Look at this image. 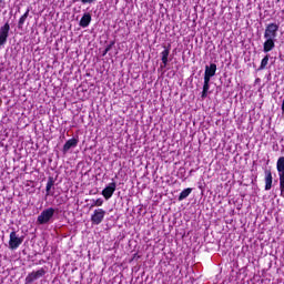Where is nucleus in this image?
<instances>
[{"label": "nucleus", "mask_w": 284, "mask_h": 284, "mask_svg": "<svg viewBox=\"0 0 284 284\" xmlns=\"http://www.w3.org/2000/svg\"><path fill=\"white\" fill-rule=\"evenodd\" d=\"M24 236H19L17 231H11L9 235V250H19L23 244Z\"/></svg>", "instance_id": "2"}, {"label": "nucleus", "mask_w": 284, "mask_h": 284, "mask_svg": "<svg viewBox=\"0 0 284 284\" xmlns=\"http://www.w3.org/2000/svg\"><path fill=\"white\" fill-rule=\"evenodd\" d=\"M28 17H30V8L26 10V12L20 17L18 21V29L23 30V26H26V21L28 20Z\"/></svg>", "instance_id": "10"}, {"label": "nucleus", "mask_w": 284, "mask_h": 284, "mask_svg": "<svg viewBox=\"0 0 284 284\" xmlns=\"http://www.w3.org/2000/svg\"><path fill=\"white\" fill-rule=\"evenodd\" d=\"M0 8H6V0H0Z\"/></svg>", "instance_id": "25"}, {"label": "nucleus", "mask_w": 284, "mask_h": 284, "mask_svg": "<svg viewBox=\"0 0 284 284\" xmlns=\"http://www.w3.org/2000/svg\"><path fill=\"white\" fill-rule=\"evenodd\" d=\"M212 79V77H210V75H206L205 73H204V83H209L210 84V80Z\"/></svg>", "instance_id": "23"}, {"label": "nucleus", "mask_w": 284, "mask_h": 284, "mask_svg": "<svg viewBox=\"0 0 284 284\" xmlns=\"http://www.w3.org/2000/svg\"><path fill=\"white\" fill-rule=\"evenodd\" d=\"M38 280H39V277H37V273H34V271H33L27 275L24 284H32V283H34V281H38Z\"/></svg>", "instance_id": "16"}, {"label": "nucleus", "mask_w": 284, "mask_h": 284, "mask_svg": "<svg viewBox=\"0 0 284 284\" xmlns=\"http://www.w3.org/2000/svg\"><path fill=\"white\" fill-rule=\"evenodd\" d=\"M278 34V24L272 22L268 23L264 31V39H275Z\"/></svg>", "instance_id": "4"}, {"label": "nucleus", "mask_w": 284, "mask_h": 284, "mask_svg": "<svg viewBox=\"0 0 284 284\" xmlns=\"http://www.w3.org/2000/svg\"><path fill=\"white\" fill-rule=\"evenodd\" d=\"M8 37H10V23L6 22L0 27V48L8 43Z\"/></svg>", "instance_id": "6"}, {"label": "nucleus", "mask_w": 284, "mask_h": 284, "mask_svg": "<svg viewBox=\"0 0 284 284\" xmlns=\"http://www.w3.org/2000/svg\"><path fill=\"white\" fill-rule=\"evenodd\" d=\"M114 41H111L104 49V51L102 52V57H105V54H108L110 52V50H112V48H114Z\"/></svg>", "instance_id": "21"}, {"label": "nucleus", "mask_w": 284, "mask_h": 284, "mask_svg": "<svg viewBox=\"0 0 284 284\" xmlns=\"http://www.w3.org/2000/svg\"><path fill=\"white\" fill-rule=\"evenodd\" d=\"M91 22H92V16L90 13H84L80 20V27L88 28V26H90Z\"/></svg>", "instance_id": "13"}, {"label": "nucleus", "mask_w": 284, "mask_h": 284, "mask_svg": "<svg viewBox=\"0 0 284 284\" xmlns=\"http://www.w3.org/2000/svg\"><path fill=\"white\" fill-rule=\"evenodd\" d=\"M77 145H79V139L72 138L64 143L62 152L67 154L71 148H77Z\"/></svg>", "instance_id": "8"}, {"label": "nucleus", "mask_w": 284, "mask_h": 284, "mask_svg": "<svg viewBox=\"0 0 284 284\" xmlns=\"http://www.w3.org/2000/svg\"><path fill=\"white\" fill-rule=\"evenodd\" d=\"M272 183H273L272 171L266 170L265 171V190H266V192L272 190Z\"/></svg>", "instance_id": "12"}, {"label": "nucleus", "mask_w": 284, "mask_h": 284, "mask_svg": "<svg viewBox=\"0 0 284 284\" xmlns=\"http://www.w3.org/2000/svg\"><path fill=\"white\" fill-rule=\"evenodd\" d=\"M276 44L274 42V39L266 38L264 44H263V51L264 52H272L273 48H275Z\"/></svg>", "instance_id": "11"}, {"label": "nucleus", "mask_w": 284, "mask_h": 284, "mask_svg": "<svg viewBox=\"0 0 284 284\" xmlns=\"http://www.w3.org/2000/svg\"><path fill=\"white\" fill-rule=\"evenodd\" d=\"M34 274L38 278H41V277L45 276V268L41 267L40 270L34 271Z\"/></svg>", "instance_id": "22"}, {"label": "nucleus", "mask_w": 284, "mask_h": 284, "mask_svg": "<svg viewBox=\"0 0 284 284\" xmlns=\"http://www.w3.org/2000/svg\"><path fill=\"white\" fill-rule=\"evenodd\" d=\"M97 0H81V3L85 6V3H94Z\"/></svg>", "instance_id": "24"}, {"label": "nucleus", "mask_w": 284, "mask_h": 284, "mask_svg": "<svg viewBox=\"0 0 284 284\" xmlns=\"http://www.w3.org/2000/svg\"><path fill=\"white\" fill-rule=\"evenodd\" d=\"M78 1H81V0H72L73 3H77Z\"/></svg>", "instance_id": "26"}, {"label": "nucleus", "mask_w": 284, "mask_h": 284, "mask_svg": "<svg viewBox=\"0 0 284 284\" xmlns=\"http://www.w3.org/2000/svg\"><path fill=\"white\" fill-rule=\"evenodd\" d=\"M276 170L280 176V196H283L284 199V156L277 159Z\"/></svg>", "instance_id": "1"}, {"label": "nucleus", "mask_w": 284, "mask_h": 284, "mask_svg": "<svg viewBox=\"0 0 284 284\" xmlns=\"http://www.w3.org/2000/svg\"><path fill=\"white\" fill-rule=\"evenodd\" d=\"M114 192H116V182H111L105 189L102 190V196L105 199V201H110V199H112L114 195Z\"/></svg>", "instance_id": "7"}, {"label": "nucleus", "mask_w": 284, "mask_h": 284, "mask_svg": "<svg viewBox=\"0 0 284 284\" xmlns=\"http://www.w3.org/2000/svg\"><path fill=\"white\" fill-rule=\"evenodd\" d=\"M191 194H192V187L184 189V190L180 193L178 200H179V201H185V199H187V196H190Z\"/></svg>", "instance_id": "15"}, {"label": "nucleus", "mask_w": 284, "mask_h": 284, "mask_svg": "<svg viewBox=\"0 0 284 284\" xmlns=\"http://www.w3.org/2000/svg\"><path fill=\"white\" fill-rule=\"evenodd\" d=\"M103 219H105V210L95 209L91 215V223L92 225H101V223H103Z\"/></svg>", "instance_id": "5"}, {"label": "nucleus", "mask_w": 284, "mask_h": 284, "mask_svg": "<svg viewBox=\"0 0 284 284\" xmlns=\"http://www.w3.org/2000/svg\"><path fill=\"white\" fill-rule=\"evenodd\" d=\"M172 49L171 44H168V47H164V50L161 52V61L163 63V68L168 67V58L170 57V50Z\"/></svg>", "instance_id": "9"}, {"label": "nucleus", "mask_w": 284, "mask_h": 284, "mask_svg": "<svg viewBox=\"0 0 284 284\" xmlns=\"http://www.w3.org/2000/svg\"><path fill=\"white\" fill-rule=\"evenodd\" d=\"M53 186H54V178L49 176L47 186H45L47 196H50V191L52 190Z\"/></svg>", "instance_id": "17"}, {"label": "nucleus", "mask_w": 284, "mask_h": 284, "mask_svg": "<svg viewBox=\"0 0 284 284\" xmlns=\"http://www.w3.org/2000/svg\"><path fill=\"white\" fill-rule=\"evenodd\" d=\"M207 92H210V83L204 82L201 98L207 99Z\"/></svg>", "instance_id": "19"}, {"label": "nucleus", "mask_w": 284, "mask_h": 284, "mask_svg": "<svg viewBox=\"0 0 284 284\" xmlns=\"http://www.w3.org/2000/svg\"><path fill=\"white\" fill-rule=\"evenodd\" d=\"M267 63H270V54H266L262 59L258 70H265L267 68Z\"/></svg>", "instance_id": "18"}, {"label": "nucleus", "mask_w": 284, "mask_h": 284, "mask_svg": "<svg viewBox=\"0 0 284 284\" xmlns=\"http://www.w3.org/2000/svg\"><path fill=\"white\" fill-rule=\"evenodd\" d=\"M204 74L207 77H215L216 75V63H211L210 65L205 67Z\"/></svg>", "instance_id": "14"}, {"label": "nucleus", "mask_w": 284, "mask_h": 284, "mask_svg": "<svg viewBox=\"0 0 284 284\" xmlns=\"http://www.w3.org/2000/svg\"><path fill=\"white\" fill-rule=\"evenodd\" d=\"M101 205H103V199L99 197L97 200H92L90 210H92V207H101Z\"/></svg>", "instance_id": "20"}, {"label": "nucleus", "mask_w": 284, "mask_h": 284, "mask_svg": "<svg viewBox=\"0 0 284 284\" xmlns=\"http://www.w3.org/2000/svg\"><path fill=\"white\" fill-rule=\"evenodd\" d=\"M54 216V209L49 207L47 210H43L40 215L37 219L38 225H45L52 221V217Z\"/></svg>", "instance_id": "3"}]
</instances>
